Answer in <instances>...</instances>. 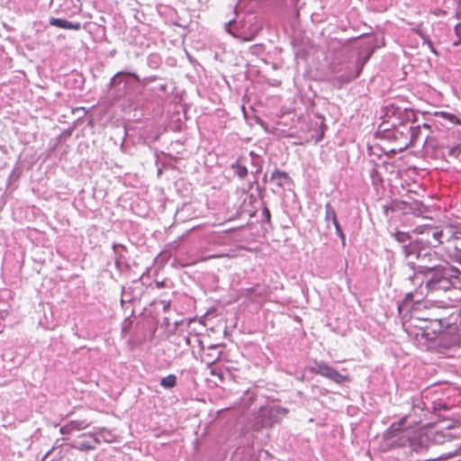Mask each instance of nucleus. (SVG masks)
I'll return each instance as SVG.
<instances>
[{
	"label": "nucleus",
	"instance_id": "12",
	"mask_svg": "<svg viewBox=\"0 0 461 461\" xmlns=\"http://www.w3.org/2000/svg\"><path fill=\"white\" fill-rule=\"evenodd\" d=\"M221 258H230V256L229 254H213V255H210L207 257H203L199 260H197V262H205V261H208L211 259Z\"/></svg>",
	"mask_w": 461,
	"mask_h": 461
},
{
	"label": "nucleus",
	"instance_id": "6",
	"mask_svg": "<svg viewBox=\"0 0 461 461\" xmlns=\"http://www.w3.org/2000/svg\"><path fill=\"white\" fill-rule=\"evenodd\" d=\"M271 180L275 181L279 186H283L290 182V176L286 172L275 170L271 175Z\"/></svg>",
	"mask_w": 461,
	"mask_h": 461
},
{
	"label": "nucleus",
	"instance_id": "15",
	"mask_svg": "<svg viewBox=\"0 0 461 461\" xmlns=\"http://www.w3.org/2000/svg\"><path fill=\"white\" fill-rule=\"evenodd\" d=\"M236 173L240 178H243L248 175V169L243 166H238Z\"/></svg>",
	"mask_w": 461,
	"mask_h": 461
},
{
	"label": "nucleus",
	"instance_id": "17",
	"mask_svg": "<svg viewBox=\"0 0 461 461\" xmlns=\"http://www.w3.org/2000/svg\"><path fill=\"white\" fill-rule=\"evenodd\" d=\"M411 141L414 140V139L417 138V131H419V128H411Z\"/></svg>",
	"mask_w": 461,
	"mask_h": 461
},
{
	"label": "nucleus",
	"instance_id": "1",
	"mask_svg": "<svg viewBox=\"0 0 461 461\" xmlns=\"http://www.w3.org/2000/svg\"><path fill=\"white\" fill-rule=\"evenodd\" d=\"M418 336L428 344L434 343L439 348L448 349L459 347L461 344V309H456L447 317L426 321Z\"/></svg>",
	"mask_w": 461,
	"mask_h": 461
},
{
	"label": "nucleus",
	"instance_id": "16",
	"mask_svg": "<svg viewBox=\"0 0 461 461\" xmlns=\"http://www.w3.org/2000/svg\"><path fill=\"white\" fill-rule=\"evenodd\" d=\"M433 237L435 238V240H437L439 243H441V240H440V238L442 237L443 233L441 230L439 231H434L433 232Z\"/></svg>",
	"mask_w": 461,
	"mask_h": 461
},
{
	"label": "nucleus",
	"instance_id": "2",
	"mask_svg": "<svg viewBox=\"0 0 461 461\" xmlns=\"http://www.w3.org/2000/svg\"><path fill=\"white\" fill-rule=\"evenodd\" d=\"M420 272L429 276L427 280V288L429 292L448 291L452 287L461 290V271L446 264L443 266H421Z\"/></svg>",
	"mask_w": 461,
	"mask_h": 461
},
{
	"label": "nucleus",
	"instance_id": "9",
	"mask_svg": "<svg viewBox=\"0 0 461 461\" xmlns=\"http://www.w3.org/2000/svg\"><path fill=\"white\" fill-rule=\"evenodd\" d=\"M176 384V376L170 374L160 380V385L166 389H171Z\"/></svg>",
	"mask_w": 461,
	"mask_h": 461
},
{
	"label": "nucleus",
	"instance_id": "18",
	"mask_svg": "<svg viewBox=\"0 0 461 461\" xmlns=\"http://www.w3.org/2000/svg\"><path fill=\"white\" fill-rule=\"evenodd\" d=\"M447 409L448 408H447V404H445V403L438 404V410H447Z\"/></svg>",
	"mask_w": 461,
	"mask_h": 461
},
{
	"label": "nucleus",
	"instance_id": "19",
	"mask_svg": "<svg viewBox=\"0 0 461 461\" xmlns=\"http://www.w3.org/2000/svg\"><path fill=\"white\" fill-rule=\"evenodd\" d=\"M460 30H461V28H460L459 25L456 26V32L457 34H459Z\"/></svg>",
	"mask_w": 461,
	"mask_h": 461
},
{
	"label": "nucleus",
	"instance_id": "5",
	"mask_svg": "<svg viewBox=\"0 0 461 461\" xmlns=\"http://www.w3.org/2000/svg\"><path fill=\"white\" fill-rule=\"evenodd\" d=\"M82 438L85 439L79 442V446L77 447L79 450L94 449L95 446L100 443V441L92 435H82Z\"/></svg>",
	"mask_w": 461,
	"mask_h": 461
},
{
	"label": "nucleus",
	"instance_id": "3",
	"mask_svg": "<svg viewBox=\"0 0 461 461\" xmlns=\"http://www.w3.org/2000/svg\"><path fill=\"white\" fill-rule=\"evenodd\" d=\"M279 407L266 406L261 407L255 421L252 424V429L259 431L264 428H270L277 422V415L280 412Z\"/></svg>",
	"mask_w": 461,
	"mask_h": 461
},
{
	"label": "nucleus",
	"instance_id": "4",
	"mask_svg": "<svg viewBox=\"0 0 461 461\" xmlns=\"http://www.w3.org/2000/svg\"><path fill=\"white\" fill-rule=\"evenodd\" d=\"M50 24L55 27H59L61 29L67 30H75L78 31L81 29V23H72L67 20L59 19V18H51L50 20Z\"/></svg>",
	"mask_w": 461,
	"mask_h": 461
},
{
	"label": "nucleus",
	"instance_id": "14",
	"mask_svg": "<svg viewBox=\"0 0 461 461\" xmlns=\"http://www.w3.org/2000/svg\"><path fill=\"white\" fill-rule=\"evenodd\" d=\"M334 227L336 229V231H337V234L339 236V238L341 239V241H342V245L344 246L345 245V241H346V239H345V235L342 231V229L339 225V222H335L334 224Z\"/></svg>",
	"mask_w": 461,
	"mask_h": 461
},
{
	"label": "nucleus",
	"instance_id": "8",
	"mask_svg": "<svg viewBox=\"0 0 461 461\" xmlns=\"http://www.w3.org/2000/svg\"><path fill=\"white\" fill-rule=\"evenodd\" d=\"M433 114H434V116L441 117L445 120H447L454 124L461 125V119H459L456 115H455L453 113L444 112V111H438V112H435Z\"/></svg>",
	"mask_w": 461,
	"mask_h": 461
},
{
	"label": "nucleus",
	"instance_id": "21",
	"mask_svg": "<svg viewBox=\"0 0 461 461\" xmlns=\"http://www.w3.org/2000/svg\"><path fill=\"white\" fill-rule=\"evenodd\" d=\"M460 150H461V144H460Z\"/></svg>",
	"mask_w": 461,
	"mask_h": 461
},
{
	"label": "nucleus",
	"instance_id": "13",
	"mask_svg": "<svg viewBox=\"0 0 461 461\" xmlns=\"http://www.w3.org/2000/svg\"><path fill=\"white\" fill-rule=\"evenodd\" d=\"M210 374L213 376H217L220 383H223L224 382V377H223V374L222 372L216 368V367H212L211 370H210Z\"/></svg>",
	"mask_w": 461,
	"mask_h": 461
},
{
	"label": "nucleus",
	"instance_id": "7",
	"mask_svg": "<svg viewBox=\"0 0 461 461\" xmlns=\"http://www.w3.org/2000/svg\"><path fill=\"white\" fill-rule=\"evenodd\" d=\"M334 371V368L328 366L327 364L323 362L316 363V371L315 373L318 375H321V376L329 378L332 372Z\"/></svg>",
	"mask_w": 461,
	"mask_h": 461
},
{
	"label": "nucleus",
	"instance_id": "10",
	"mask_svg": "<svg viewBox=\"0 0 461 461\" xmlns=\"http://www.w3.org/2000/svg\"><path fill=\"white\" fill-rule=\"evenodd\" d=\"M325 219L326 221H331L333 225L335 222H339L337 219V214L334 208L331 206L330 203H327L325 204Z\"/></svg>",
	"mask_w": 461,
	"mask_h": 461
},
{
	"label": "nucleus",
	"instance_id": "20",
	"mask_svg": "<svg viewBox=\"0 0 461 461\" xmlns=\"http://www.w3.org/2000/svg\"><path fill=\"white\" fill-rule=\"evenodd\" d=\"M422 127L425 129H430V126L428 123H423Z\"/></svg>",
	"mask_w": 461,
	"mask_h": 461
},
{
	"label": "nucleus",
	"instance_id": "11",
	"mask_svg": "<svg viewBox=\"0 0 461 461\" xmlns=\"http://www.w3.org/2000/svg\"><path fill=\"white\" fill-rule=\"evenodd\" d=\"M329 379L334 381L337 384H341L343 382H349L351 378L349 375H343L339 374L337 370L334 369Z\"/></svg>",
	"mask_w": 461,
	"mask_h": 461
}]
</instances>
